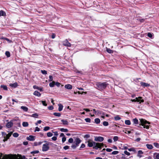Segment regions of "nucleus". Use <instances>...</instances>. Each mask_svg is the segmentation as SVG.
I'll return each instance as SVG.
<instances>
[{"mask_svg": "<svg viewBox=\"0 0 159 159\" xmlns=\"http://www.w3.org/2000/svg\"><path fill=\"white\" fill-rule=\"evenodd\" d=\"M108 85L109 84L106 82H100L97 83L96 84L97 89L100 91L104 90Z\"/></svg>", "mask_w": 159, "mask_h": 159, "instance_id": "nucleus-1", "label": "nucleus"}, {"mask_svg": "<svg viewBox=\"0 0 159 159\" xmlns=\"http://www.w3.org/2000/svg\"><path fill=\"white\" fill-rule=\"evenodd\" d=\"M140 123H139L140 125H142L143 126L144 128L148 129L149 128V125H146V124H150V123L148 122L147 121L144 119H141L139 120Z\"/></svg>", "mask_w": 159, "mask_h": 159, "instance_id": "nucleus-2", "label": "nucleus"}, {"mask_svg": "<svg viewBox=\"0 0 159 159\" xmlns=\"http://www.w3.org/2000/svg\"><path fill=\"white\" fill-rule=\"evenodd\" d=\"M104 145L103 144L98 143H96L94 142V146L93 147V148L95 149H98V148L101 149L102 147H103Z\"/></svg>", "mask_w": 159, "mask_h": 159, "instance_id": "nucleus-3", "label": "nucleus"}, {"mask_svg": "<svg viewBox=\"0 0 159 159\" xmlns=\"http://www.w3.org/2000/svg\"><path fill=\"white\" fill-rule=\"evenodd\" d=\"M52 143H47L46 144H43V146L42 150L43 152H46L49 149L48 146L49 144Z\"/></svg>", "mask_w": 159, "mask_h": 159, "instance_id": "nucleus-4", "label": "nucleus"}, {"mask_svg": "<svg viewBox=\"0 0 159 159\" xmlns=\"http://www.w3.org/2000/svg\"><path fill=\"white\" fill-rule=\"evenodd\" d=\"M142 98V97H139L138 98H136L135 99H132L131 101L133 102H139V103H140L141 102H143L144 101V100Z\"/></svg>", "mask_w": 159, "mask_h": 159, "instance_id": "nucleus-5", "label": "nucleus"}, {"mask_svg": "<svg viewBox=\"0 0 159 159\" xmlns=\"http://www.w3.org/2000/svg\"><path fill=\"white\" fill-rule=\"evenodd\" d=\"M104 138L101 136L95 137L94 139V140L96 141L101 142L103 141Z\"/></svg>", "mask_w": 159, "mask_h": 159, "instance_id": "nucleus-6", "label": "nucleus"}, {"mask_svg": "<svg viewBox=\"0 0 159 159\" xmlns=\"http://www.w3.org/2000/svg\"><path fill=\"white\" fill-rule=\"evenodd\" d=\"M88 143V146L89 147H91L94 146V142H93L92 140L91 139H89L87 141Z\"/></svg>", "mask_w": 159, "mask_h": 159, "instance_id": "nucleus-7", "label": "nucleus"}, {"mask_svg": "<svg viewBox=\"0 0 159 159\" xmlns=\"http://www.w3.org/2000/svg\"><path fill=\"white\" fill-rule=\"evenodd\" d=\"M63 45L67 47H70L71 46V44L70 43L67 39H66L63 42Z\"/></svg>", "mask_w": 159, "mask_h": 159, "instance_id": "nucleus-8", "label": "nucleus"}, {"mask_svg": "<svg viewBox=\"0 0 159 159\" xmlns=\"http://www.w3.org/2000/svg\"><path fill=\"white\" fill-rule=\"evenodd\" d=\"M13 121L14 120H12L9 122H8L6 125V127L7 128H10L12 127L13 125V123L12 121Z\"/></svg>", "mask_w": 159, "mask_h": 159, "instance_id": "nucleus-9", "label": "nucleus"}, {"mask_svg": "<svg viewBox=\"0 0 159 159\" xmlns=\"http://www.w3.org/2000/svg\"><path fill=\"white\" fill-rule=\"evenodd\" d=\"M35 137L32 135H30L26 138V139L29 141H33L35 139Z\"/></svg>", "mask_w": 159, "mask_h": 159, "instance_id": "nucleus-10", "label": "nucleus"}, {"mask_svg": "<svg viewBox=\"0 0 159 159\" xmlns=\"http://www.w3.org/2000/svg\"><path fill=\"white\" fill-rule=\"evenodd\" d=\"M81 140L78 138H76L75 140V143L76 146H79V144L81 143Z\"/></svg>", "mask_w": 159, "mask_h": 159, "instance_id": "nucleus-11", "label": "nucleus"}, {"mask_svg": "<svg viewBox=\"0 0 159 159\" xmlns=\"http://www.w3.org/2000/svg\"><path fill=\"white\" fill-rule=\"evenodd\" d=\"M9 86L12 88H15L18 86V84L17 83L15 82L13 84H10Z\"/></svg>", "mask_w": 159, "mask_h": 159, "instance_id": "nucleus-12", "label": "nucleus"}, {"mask_svg": "<svg viewBox=\"0 0 159 159\" xmlns=\"http://www.w3.org/2000/svg\"><path fill=\"white\" fill-rule=\"evenodd\" d=\"M140 84L143 87H149L150 86V84L145 82H141Z\"/></svg>", "mask_w": 159, "mask_h": 159, "instance_id": "nucleus-13", "label": "nucleus"}, {"mask_svg": "<svg viewBox=\"0 0 159 159\" xmlns=\"http://www.w3.org/2000/svg\"><path fill=\"white\" fill-rule=\"evenodd\" d=\"M153 156L154 159H159V153L157 152L154 153Z\"/></svg>", "mask_w": 159, "mask_h": 159, "instance_id": "nucleus-14", "label": "nucleus"}, {"mask_svg": "<svg viewBox=\"0 0 159 159\" xmlns=\"http://www.w3.org/2000/svg\"><path fill=\"white\" fill-rule=\"evenodd\" d=\"M33 94L38 97H40L41 95V94L37 91H35L33 93Z\"/></svg>", "mask_w": 159, "mask_h": 159, "instance_id": "nucleus-15", "label": "nucleus"}, {"mask_svg": "<svg viewBox=\"0 0 159 159\" xmlns=\"http://www.w3.org/2000/svg\"><path fill=\"white\" fill-rule=\"evenodd\" d=\"M65 88L69 89H71L72 88V85L70 84H66L65 85Z\"/></svg>", "mask_w": 159, "mask_h": 159, "instance_id": "nucleus-16", "label": "nucleus"}, {"mask_svg": "<svg viewBox=\"0 0 159 159\" xmlns=\"http://www.w3.org/2000/svg\"><path fill=\"white\" fill-rule=\"evenodd\" d=\"M143 154V152L142 150H139L138 152L137 156L139 157H141L142 156V155Z\"/></svg>", "mask_w": 159, "mask_h": 159, "instance_id": "nucleus-17", "label": "nucleus"}, {"mask_svg": "<svg viewBox=\"0 0 159 159\" xmlns=\"http://www.w3.org/2000/svg\"><path fill=\"white\" fill-rule=\"evenodd\" d=\"M33 88L34 89H38L41 91H43V89L42 88H40L36 85H34L33 87Z\"/></svg>", "mask_w": 159, "mask_h": 159, "instance_id": "nucleus-18", "label": "nucleus"}, {"mask_svg": "<svg viewBox=\"0 0 159 159\" xmlns=\"http://www.w3.org/2000/svg\"><path fill=\"white\" fill-rule=\"evenodd\" d=\"M61 121L62 122L63 124L66 125H68V122L66 120H61Z\"/></svg>", "mask_w": 159, "mask_h": 159, "instance_id": "nucleus-19", "label": "nucleus"}, {"mask_svg": "<svg viewBox=\"0 0 159 159\" xmlns=\"http://www.w3.org/2000/svg\"><path fill=\"white\" fill-rule=\"evenodd\" d=\"M58 106H59L58 111H61L63 109V106L61 104H59Z\"/></svg>", "mask_w": 159, "mask_h": 159, "instance_id": "nucleus-20", "label": "nucleus"}, {"mask_svg": "<svg viewBox=\"0 0 159 159\" xmlns=\"http://www.w3.org/2000/svg\"><path fill=\"white\" fill-rule=\"evenodd\" d=\"M146 146L148 149H152L153 148V146L151 144H147Z\"/></svg>", "mask_w": 159, "mask_h": 159, "instance_id": "nucleus-21", "label": "nucleus"}, {"mask_svg": "<svg viewBox=\"0 0 159 159\" xmlns=\"http://www.w3.org/2000/svg\"><path fill=\"white\" fill-rule=\"evenodd\" d=\"M21 109H22L25 111L26 112L28 110V108L27 107L25 106H21Z\"/></svg>", "mask_w": 159, "mask_h": 159, "instance_id": "nucleus-22", "label": "nucleus"}, {"mask_svg": "<svg viewBox=\"0 0 159 159\" xmlns=\"http://www.w3.org/2000/svg\"><path fill=\"white\" fill-rule=\"evenodd\" d=\"M133 121L134 122V123L135 125H137L138 124V119L136 118L134 119L133 120Z\"/></svg>", "mask_w": 159, "mask_h": 159, "instance_id": "nucleus-23", "label": "nucleus"}, {"mask_svg": "<svg viewBox=\"0 0 159 159\" xmlns=\"http://www.w3.org/2000/svg\"><path fill=\"white\" fill-rule=\"evenodd\" d=\"M6 15V13L5 11L2 10L0 11V16H5Z\"/></svg>", "mask_w": 159, "mask_h": 159, "instance_id": "nucleus-24", "label": "nucleus"}, {"mask_svg": "<svg viewBox=\"0 0 159 159\" xmlns=\"http://www.w3.org/2000/svg\"><path fill=\"white\" fill-rule=\"evenodd\" d=\"M29 124L27 122H24L22 123V125L23 126L26 127L28 126Z\"/></svg>", "mask_w": 159, "mask_h": 159, "instance_id": "nucleus-25", "label": "nucleus"}, {"mask_svg": "<svg viewBox=\"0 0 159 159\" xmlns=\"http://www.w3.org/2000/svg\"><path fill=\"white\" fill-rule=\"evenodd\" d=\"M55 116L60 117L61 116V114L60 113L54 112L53 113Z\"/></svg>", "mask_w": 159, "mask_h": 159, "instance_id": "nucleus-26", "label": "nucleus"}, {"mask_svg": "<svg viewBox=\"0 0 159 159\" xmlns=\"http://www.w3.org/2000/svg\"><path fill=\"white\" fill-rule=\"evenodd\" d=\"M106 51L109 53H113V51L110 48H107Z\"/></svg>", "mask_w": 159, "mask_h": 159, "instance_id": "nucleus-27", "label": "nucleus"}, {"mask_svg": "<svg viewBox=\"0 0 159 159\" xmlns=\"http://www.w3.org/2000/svg\"><path fill=\"white\" fill-rule=\"evenodd\" d=\"M95 122L97 124H99L100 122V120L99 118H96L95 119Z\"/></svg>", "mask_w": 159, "mask_h": 159, "instance_id": "nucleus-28", "label": "nucleus"}, {"mask_svg": "<svg viewBox=\"0 0 159 159\" xmlns=\"http://www.w3.org/2000/svg\"><path fill=\"white\" fill-rule=\"evenodd\" d=\"M39 116V115L37 113H34L33 114H32V115L31 116V117H33L35 118H37Z\"/></svg>", "mask_w": 159, "mask_h": 159, "instance_id": "nucleus-29", "label": "nucleus"}, {"mask_svg": "<svg viewBox=\"0 0 159 159\" xmlns=\"http://www.w3.org/2000/svg\"><path fill=\"white\" fill-rule=\"evenodd\" d=\"M114 119L115 120H120L121 119V118L119 115H117L114 117Z\"/></svg>", "mask_w": 159, "mask_h": 159, "instance_id": "nucleus-30", "label": "nucleus"}, {"mask_svg": "<svg viewBox=\"0 0 159 159\" xmlns=\"http://www.w3.org/2000/svg\"><path fill=\"white\" fill-rule=\"evenodd\" d=\"M1 88H2L3 89L5 90H7V87L6 85H2L1 86Z\"/></svg>", "mask_w": 159, "mask_h": 159, "instance_id": "nucleus-31", "label": "nucleus"}, {"mask_svg": "<svg viewBox=\"0 0 159 159\" xmlns=\"http://www.w3.org/2000/svg\"><path fill=\"white\" fill-rule=\"evenodd\" d=\"M125 123L127 125H130L131 124V122L129 120H126L125 121Z\"/></svg>", "mask_w": 159, "mask_h": 159, "instance_id": "nucleus-32", "label": "nucleus"}, {"mask_svg": "<svg viewBox=\"0 0 159 159\" xmlns=\"http://www.w3.org/2000/svg\"><path fill=\"white\" fill-rule=\"evenodd\" d=\"M60 130L62 132H67L68 131V130L67 129H65L63 128L60 129Z\"/></svg>", "mask_w": 159, "mask_h": 159, "instance_id": "nucleus-33", "label": "nucleus"}, {"mask_svg": "<svg viewBox=\"0 0 159 159\" xmlns=\"http://www.w3.org/2000/svg\"><path fill=\"white\" fill-rule=\"evenodd\" d=\"M55 84V82L54 81H52V82L50 83L49 84V86L50 87H54Z\"/></svg>", "mask_w": 159, "mask_h": 159, "instance_id": "nucleus-34", "label": "nucleus"}, {"mask_svg": "<svg viewBox=\"0 0 159 159\" xmlns=\"http://www.w3.org/2000/svg\"><path fill=\"white\" fill-rule=\"evenodd\" d=\"M5 55L7 57H9L10 56V53L9 51H6L5 52Z\"/></svg>", "mask_w": 159, "mask_h": 159, "instance_id": "nucleus-35", "label": "nucleus"}, {"mask_svg": "<svg viewBox=\"0 0 159 159\" xmlns=\"http://www.w3.org/2000/svg\"><path fill=\"white\" fill-rule=\"evenodd\" d=\"M52 135H53L52 133L50 132H48L47 133V136L48 137H51L52 136Z\"/></svg>", "mask_w": 159, "mask_h": 159, "instance_id": "nucleus-36", "label": "nucleus"}, {"mask_svg": "<svg viewBox=\"0 0 159 159\" xmlns=\"http://www.w3.org/2000/svg\"><path fill=\"white\" fill-rule=\"evenodd\" d=\"M13 136L14 137L16 138L19 136V134L17 133H14L13 134Z\"/></svg>", "mask_w": 159, "mask_h": 159, "instance_id": "nucleus-37", "label": "nucleus"}, {"mask_svg": "<svg viewBox=\"0 0 159 159\" xmlns=\"http://www.w3.org/2000/svg\"><path fill=\"white\" fill-rule=\"evenodd\" d=\"M39 152V151L38 150L34 151L31 152V154H37Z\"/></svg>", "mask_w": 159, "mask_h": 159, "instance_id": "nucleus-38", "label": "nucleus"}, {"mask_svg": "<svg viewBox=\"0 0 159 159\" xmlns=\"http://www.w3.org/2000/svg\"><path fill=\"white\" fill-rule=\"evenodd\" d=\"M153 145L156 148H159V143H154Z\"/></svg>", "mask_w": 159, "mask_h": 159, "instance_id": "nucleus-39", "label": "nucleus"}, {"mask_svg": "<svg viewBox=\"0 0 159 159\" xmlns=\"http://www.w3.org/2000/svg\"><path fill=\"white\" fill-rule=\"evenodd\" d=\"M2 134L3 138H5V136H7V134L5 132H2Z\"/></svg>", "mask_w": 159, "mask_h": 159, "instance_id": "nucleus-40", "label": "nucleus"}, {"mask_svg": "<svg viewBox=\"0 0 159 159\" xmlns=\"http://www.w3.org/2000/svg\"><path fill=\"white\" fill-rule=\"evenodd\" d=\"M50 129V127L48 126H46L44 127L43 130L45 131H47Z\"/></svg>", "mask_w": 159, "mask_h": 159, "instance_id": "nucleus-41", "label": "nucleus"}, {"mask_svg": "<svg viewBox=\"0 0 159 159\" xmlns=\"http://www.w3.org/2000/svg\"><path fill=\"white\" fill-rule=\"evenodd\" d=\"M128 150L129 152L133 151L135 152L136 151L135 149L133 148H129L128 149Z\"/></svg>", "mask_w": 159, "mask_h": 159, "instance_id": "nucleus-42", "label": "nucleus"}, {"mask_svg": "<svg viewBox=\"0 0 159 159\" xmlns=\"http://www.w3.org/2000/svg\"><path fill=\"white\" fill-rule=\"evenodd\" d=\"M85 120L87 122L90 123L91 122V120L89 118H87L85 119Z\"/></svg>", "mask_w": 159, "mask_h": 159, "instance_id": "nucleus-43", "label": "nucleus"}, {"mask_svg": "<svg viewBox=\"0 0 159 159\" xmlns=\"http://www.w3.org/2000/svg\"><path fill=\"white\" fill-rule=\"evenodd\" d=\"M3 138H4V139H3V141L4 142H5L6 141H7L8 139H9V138H8V136L7 135V136H5V137Z\"/></svg>", "mask_w": 159, "mask_h": 159, "instance_id": "nucleus-44", "label": "nucleus"}, {"mask_svg": "<svg viewBox=\"0 0 159 159\" xmlns=\"http://www.w3.org/2000/svg\"><path fill=\"white\" fill-rule=\"evenodd\" d=\"M41 72L43 75H46L47 74V71L45 70H41Z\"/></svg>", "mask_w": 159, "mask_h": 159, "instance_id": "nucleus-45", "label": "nucleus"}, {"mask_svg": "<svg viewBox=\"0 0 159 159\" xmlns=\"http://www.w3.org/2000/svg\"><path fill=\"white\" fill-rule=\"evenodd\" d=\"M103 125L105 126H107L108 125V123L107 121H104L103 123Z\"/></svg>", "mask_w": 159, "mask_h": 159, "instance_id": "nucleus-46", "label": "nucleus"}, {"mask_svg": "<svg viewBox=\"0 0 159 159\" xmlns=\"http://www.w3.org/2000/svg\"><path fill=\"white\" fill-rule=\"evenodd\" d=\"M118 137L117 136H114L113 138L114 141L116 142L118 140Z\"/></svg>", "mask_w": 159, "mask_h": 159, "instance_id": "nucleus-47", "label": "nucleus"}, {"mask_svg": "<svg viewBox=\"0 0 159 159\" xmlns=\"http://www.w3.org/2000/svg\"><path fill=\"white\" fill-rule=\"evenodd\" d=\"M119 153V152L118 151H114L112 153V154L116 155Z\"/></svg>", "mask_w": 159, "mask_h": 159, "instance_id": "nucleus-48", "label": "nucleus"}, {"mask_svg": "<svg viewBox=\"0 0 159 159\" xmlns=\"http://www.w3.org/2000/svg\"><path fill=\"white\" fill-rule=\"evenodd\" d=\"M148 36L151 38H152V34H151V33H148Z\"/></svg>", "mask_w": 159, "mask_h": 159, "instance_id": "nucleus-49", "label": "nucleus"}, {"mask_svg": "<svg viewBox=\"0 0 159 159\" xmlns=\"http://www.w3.org/2000/svg\"><path fill=\"white\" fill-rule=\"evenodd\" d=\"M124 153L125 154L128 156H129L130 154V153L129 152H127V151H125L124 152Z\"/></svg>", "mask_w": 159, "mask_h": 159, "instance_id": "nucleus-50", "label": "nucleus"}, {"mask_svg": "<svg viewBox=\"0 0 159 159\" xmlns=\"http://www.w3.org/2000/svg\"><path fill=\"white\" fill-rule=\"evenodd\" d=\"M41 102H42L43 105L45 106H46L47 105V104L46 103L45 101H41Z\"/></svg>", "mask_w": 159, "mask_h": 159, "instance_id": "nucleus-51", "label": "nucleus"}, {"mask_svg": "<svg viewBox=\"0 0 159 159\" xmlns=\"http://www.w3.org/2000/svg\"><path fill=\"white\" fill-rule=\"evenodd\" d=\"M73 139L72 138H70L68 140V142L70 143H72L73 142Z\"/></svg>", "mask_w": 159, "mask_h": 159, "instance_id": "nucleus-52", "label": "nucleus"}, {"mask_svg": "<svg viewBox=\"0 0 159 159\" xmlns=\"http://www.w3.org/2000/svg\"><path fill=\"white\" fill-rule=\"evenodd\" d=\"M78 146H76V145L75 144H72L71 147L73 149H75Z\"/></svg>", "mask_w": 159, "mask_h": 159, "instance_id": "nucleus-53", "label": "nucleus"}, {"mask_svg": "<svg viewBox=\"0 0 159 159\" xmlns=\"http://www.w3.org/2000/svg\"><path fill=\"white\" fill-rule=\"evenodd\" d=\"M69 148V147L68 146H66L63 147V149L65 150H66Z\"/></svg>", "mask_w": 159, "mask_h": 159, "instance_id": "nucleus-54", "label": "nucleus"}, {"mask_svg": "<svg viewBox=\"0 0 159 159\" xmlns=\"http://www.w3.org/2000/svg\"><path fill=\"white\" fill-rule=\"evenodd\" d=\"M40 131V129L38 127H35V129L34 130L35 132L36 131Z\"/></svg>", "mask_w": 159, "mask_h": 159, "instance_id": "nucleus-55", "label": "nucleus"}, {"mask_svg": "<svg viewBox=\"0 0 159 159\" xmlns=\"http://www.w3.org/2000/svg\"><path fill=\"white\" fill-rule=\"evenodd\" d=\"M66 140V138L65 137H63L62 139V141L63 143Z\"/></svg>", "mask_w": 159, "mask_h": 159, "instance_id": "nucleus-56", "label": "nucleus"}, {"mask_svg": "<svg viewBox=\"0 0 159 159\" xmlns=\"http://www.w3.org/2000/svg\"><path fill=\"white\" fill-rule=\"evenodd\" d=\"M12 132H11L10 133H8V134H7V136H8V138H9L10 136H11V134H12Z\"/></svg>", "mask_w": 159, "mask_h": 159, "instance_id": "nucleus-57", "label": "nucleus"}, {"mask_svg": "<svg viewBox=\"0 0 159 159\" xmlns=\"http://www.w3.org/2000/svg\"><path fill=\"white\" fill-rule=\"evenodd\" d=\"M102 111L100 110H98L97 111V113L96 115L101 114H102Z\"/></svg>", "mask_w": 159, "mask_h": 159, "instance_id": "nucleus-58", "label": "nucleus"}, {"mask_svg": "<svg viewBox=\"0 0 159 159\" xmlns=\"http://www.w3.org/2000/svg\"><path fill=\"white\" fill-rule=\"evenodd\" d=\"M49 81H52L53 80V77L52 76L50 75L49 76Z\"/></svg>", "mask_w": 159, "mask_h": 159, "instance_id": "nucleus-59", "label": "nucleus"}, {"mask_svg": "<svg viewBox=\"0 0 159 159\" xmlns=\"http://www.w3.org/2000/svg\"><path fill=\"white\" fill-rule=\"evenodd\" d=\"M61 84L58 82H55V85H56L57 87L60 86Z\"/></svg>", "mask_w": 159, "mask_h": 159, "instance_id": "nucleus-60", "label": "nucleus"}, {"mask_svg": "<svg viewBox=\"0 0 159 159\" xmlns=\"http://www.w3.org/2000/svg\"><path fill=\"white\" fill-rule=\"evenodd\" d=\"M106 150L107 152H111L112 151V149L111 148H107L106 149Z\"/></svg>", "mask_w": 159, "mask_h": 159, "instance_id": "nucleus-61", "label": "nucleus"}, {"mask_svg": "<svg viewBox=\"0 0 159 159\" xmlns=\"http://www.w3.org/2000/svg\"><path fill=\"white\" fill-rule=\"evenodd\" d=\"M90 137V135L89 134H86L84 136V138H89Z\"/></svg>", "mask_w": 159, "mask_h": 159, "instance_id": "nucleus-62", "label": "nucleus"}, {"mask_svg": "<svg viewBox=\"0 0 159 159\" xmlns=\"http://www.w3.org/2000/svg\"><path fill=\"white\" fill-rule=\"evenodd\" d=\"M123 156L121 157V159H126L127 158L125 156V155L124 154H122Z\"/></svg>", "mask_w": 159, "mask_h": 159, "instance_id": "nucleus-63", "label": "nucleus"}, {"mask_svg": "<svg viewBox=\"0 0 159 159\" xmlns=\"http://www.w3.org/2000/svg\"><path fill=\"white\" fill-rule=\"evenodd\" d=\"M48 109L49 110H52L53 109V107L52 106H50L48 107Z\"/></svg>", "mask_w": 159, "mask_h": 159, "instance_id": "nucleus-64", "label": "nucleus"}]
</instances>
